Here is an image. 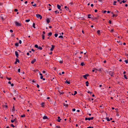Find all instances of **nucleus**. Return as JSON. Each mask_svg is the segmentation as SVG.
<instances>
[{"label": "nucleus", "instance_id": "nucleus-1", "mask_svg": "<svg viewBox=\"0 0 128 128\" xmlns=\"http://www.w3.org/2000/svg\"><path fill=\"white\" fill-rule=\"evenodd\" d=\"M94 118L93 117H92L91 118H85V120H92Z\"/></svg>", "mask_w": 128, "mask_h": 128}, {"label": "nucleus", "instance_id": "nucleus-2", "mask_svg": "<svg viewBox=\"0 0 128 128\" xmlns=\"http://www.w3.org/2000/svg\"><path fill=\"white\" fill-rule=\"evenodd\" d=\"M36 16L37 18H40V19H41L42 18V16L40 14H36Z\"/></svg>", "mask_w": 128, "mask_h": 128}, {"label": "nucleus", "instance_id": "nucleus-3", "mask_svg": "<svg viewBox=\"0 0 128 128\" xmlns=\"http://www.w3.org/2000/svg\"><path fill=\"white\" fill-rule=\"evenodd\" d=\"M15 24L17 26H21V24L17 22H15Z\"/></svg>", "mask_w": 128, "mask_h": 128}, {"label": "nucleus", "instance_id": "nucleus-4", "mask_svg": "<svg viewBox=\"0 0 128 128\" xmlns=\"http://www.w3.org/2000/svg\"><path fill=\"white\" fill-rule=\"evenodd\" d=\"M17 62L19 63L20 62V61L18 58H16V61L14 63L15 64H17Z\"/></svg>", "mask_w": 128, "mask_h": 128}, {"label": "nucleus", "instance_id": "nucleus-5", "mask_svg": "<svg viewBox=\"0 0 128 128\" xmlns=\"http://www.w3.org/2000/svg\"><path fill=\"white\" fill-rule=\"evenodd\" d=\"M89 76V75L88 74H86L84 75L83 76V77L84 78H85L86 79L87 78L86 77L87 76Z\"/></svg>", "mask_w": 128, "mask_h": 128}, {"label": "nucleus", "instance_id": "nucleus-6", "mask_svg": "<svg viewBox=\"0 0 128 128\" xmlns=\"http://www.w3.org/2000/svg\"><path fill=\"white\" fill-rule=\"evenodd\" d=\"M15 54L16 57L18 58V52L16 51L15 52Z\"/></svg>", "mask_w": 128, "mask_h": 128}, {"label": "nucleus", "instance_id": "nucleus-7", "mask_svg": "<svg viewBox=\"0 0 128 128\" xmlns=\"http://www.w3.org/2000/svg\"><path fill=\"white\" fill-rule=\"evenodd\" d=\"M36 60L35 59H34L32 61L31 63L32 64H33L36 61Z\"/></svg>", "mask_w": 128, "mask_h": 128}, {"label": "nucleus", "instance_id": "nucleus-8", "mask_svg": "<svg viewBox=\"0 0 128 128\" xmlns=\"http://www.w3.org/2000/svg\"><path fill=\"white\" fill-rule=\"evenodd\" d=\"M52 48L50 49V50L51 51H52V50H53V49L54 48V46L53 45H52Z\"/></svg>", "mask_w": 128, "mask_h": 128}, {"label": "nucleus", "instance_id": "nucleus-9", "mask_svg": "<svg viewBox=\"0 0 128 128\" xmlns=\"http://www.w3.org/2000/svg\"><path fill=\"white\" fill-rule=\"evenodd\" d=\"M43 119H48V118L47 116H44L43 117Z\"/></svg>", "mask_w": 128, "mask_h": 128}, {"label": "nucleus", "instance_id": "nucleus-10", "mask_svg": "<svg viewBox=\"0 0 128 128\" xmlns=\"http://www.w3.org/2000/svg\"><path fill=\"white\" fill-rule=\"evenodd\" d=\"M57 7L59 9H60V6L59 5H58V4L57 5Z\"/></svg>", "mask_w": 128, "mask_h": 128}, {"label": "nucleus", "instance_id": "nucleus-11", "mask_svg": "<svg viewBox=\"0 0 128 128\" xmlns=\"http://www.w3.org/2000/svg\"><path fill=\"white\" fill-rule=\"evenodd\" d=\"M67 83V84H70V82L69 81H68L67 80H66V81L65 82V83Z\"/></svg>", "mask_w": 128, "mask_h": 128}, {"label": "nucleus", "instance_id": "nucleus-12", "mask_svg": "<svg viewBox=\"0 0 128 128\" xmlns=\"http://www.w3.org/2000/svg\"><path fill=\"white\" fill-rule=\"evenodd\" d=\"M44 102H42L41 104V105L42 106V107H44Z\"/></svg>", "mask_w": 128, "mask_h": 128}, {"label": "nucleus", "instance_id": "nucleus-13", "mask_svg": "<svg viewBox=\"0 0 128 128\" xmlns=\"http://www.w3.org/2000/svg\"><path fill=\"white\" fill-rule=\"evenodd\" d=\"M50 22V20L48 18L47 20V22L48 23H49Z\"/></svg>", "mask_w": 128, "mask_h": 128}, {"label": "nucleus", "instance_id": "nucleus-14", "mask_svg": "<svg viewBox=\"0 0 128 128\" xmlns=\"http://www.w3.org/2000/svg\"><path fill=\"white\" fill-rule=\"evenodd\" d=\"M33 26L34 28H36L35 27V24L34 23H33Z\"/></svg>", "mask_w": 128, "mask_h": 128}, {"label": "nucleus", "instance_id": "nucleus-15", "mask_svg": "<svg viewBox=\"0 0 128 128\" xmlns=\"http://www.w3.org/2000/svg\"><path fill=\"white\" fill-rule=\"evenodd\" d=\"M42 38L43 40H44V34H42Z\"/></svg>", "mask_w": 128, "mask_h": 128}, {"label": "nucleus", "instance_id": "nucleus-16", "mask_svg": "<svg viewBox=\"0 0 128 128\" xmlns=\"http://www.w3.org/2000/svg\"><path fill=\"white\" fill-rule=\"evenodd\" d=\"M86 86H88V81H87L86 82Z\"/></svg>", "mask_w": 128, "mask_h": 128}, {"label": "nucleus", "instance_id": "nucleus-17", "mask_svg": "<svg viewBox=\"0 0 128 128\" xmlns=\"http://www.w3.org/2000/svg\"><path fill=\"white\" fill-rule=\"evenodd\" d=\"M15 45L16 46H18V43H16L15 44Z\"/></svg>", "mask_w": 128, "mask_h": 128}, {"label": "nucleus", "instance_id": "nucleus-18", "mask_svg": "<svg viewBox=\"0 0 128 128\" xmlns=\"http://www.w3.org/2000/svg\"><path fill=\"white\" fill-rule=\"evenodd\" d=\"M38 48L39 49H40V50H42V48L41 46H39L38 47Z\"/></svg>", "mask_w": 128, "mask_h": 128}, {"label": "nucleus", "instance_id": "nucleus-19", "mask_svg": "<svg viewBox=\"0 0 128 128\" xmlns=\"http://www.w3.org/2000/svg\"><path fill=\"white\" fill-rule=\"evenodd\" d=\"M97 33L99 34H100V31L99 30H98L97 31Z\"/></svg>", "mask_w": 128, "mask_h": 128}, {"label": "nucleus", "instance_id": "nucleus-20", "mask_svg": "<svg viewBox=\"0 0 128 128\" xmlns=\"http://www.w3.org/2000/svg\"><path fill=\"white\" fill-rule=\"evenodd\" d=\"M35 47L36 48H38V45H37V44H36L35 45Z\"/></svg>", "mask_w": 128, "mask_h": 128}, {"label": "nucleus", "instance_id": "nucleus-21", "mask_svg": "<svg viewBox=\"0 0 128 128\" xmlns=\"http://www.w3.org/2000/svg\"><path fill=\"white\" fill-rule=\"evenodd\" d=\"M77 93V92L76 91H74V95H75Z\"/></svg>", "mask_w": 128, "mask_h": 128}, {"label": "nucleus", "instance_id": "nucleus-22", "mask_svg": "<svg viewBox=\"0 0 128 128\" xmlns=\"http://www.w3.org/2000/svg\"><path fill=\"white\" fill-rule=\"evenodd\" d=\"M106 119L108 121H110V120L108 118H106Z\"/></svg>", "mask_w": 128, "mask_h": 128}, {"label": "nucleus", "instance_id": "nucleus-23", "mask_svg": "<svg viewBox=\"0 0 128 128\" xmlns=\"http://www.w3.org/2000/svg\"><path fill=\"white\" fill-rule=\"evenodd\" d=\"M30 21V20H29H29H26V22H28L29 21Z\"/></svg>", "mask_w": 128, "mask_h": 128}, {"label": "nucleus", "instance_id": "nucleus-24", "mask_svg": "<svg viewBox=\"0 0 128 128\" xmlns=\"http://www.w3.org/2000/svg\"><path fill=\"white\" fill-rule=\"evenodd\" d=\"M84 64L83 62H82L81 64V65L82 66H83V65Z\"/></svg>", "mask_w": 128, "mask_h": 128}, {"label": "nucleus", "instance_id": "nucleus-25", "mask_svg": "<svg viewBox=\"0 0 128 128\" xmlns=\"http://www.w3.org/2000/svg\"><path fill=\"white\" fill-rule=\"evenodd\" d=\"M125 61L126 64L128 63V60H125Z\"/></svg>", "mask_w": 128, "mask_h": 128}, {"label": "nucleus", "instance_id": "nucleus-26", "mask_svg": "<svg viewBox=\"0 0 128 128\" xmlns=\"http://www.w3.org/2000/svg\"><path fill=\"white\" fill-rule=\"evenodd\" d=\"M48 35H50V36H51L52 35V33L51 32H50L48 34Z\"/></svg>", "mask_w": 128, "mask_h": 128}, {"label": "nucleus", "instance_id": "nucleus-27", "mask_svg": "<svg viewBox=\"0 0 128 128\" xmlns=\"http://www.w3.org/2000/svg\"><path fill=\"white\" fill-rule=\"evenodd\" d=\"M21 116L22 118L24 117L25 116V115L24 114H23V115H21Z\"/></svg>", "mask_w": 128, "mask_h": 128}, {"label": "nucleus", "instance_id": "nucleus-28", "mask_svg": "<svg viewBox=\"0 0 128 128\" xmlns=\"http://www.w3.org/2000/svg\"><path fill=\"white\" fill-rule=\"evenodd\" d=\"M91 15L90 14H89L88 15V18H90V16Z\"/></svg>", "mask_w": 128, "mask_h": 128}, {"label": "nucleus", "instance_id": "nucleus-29", "mask_svg": "<svg viewBox=\"0 0 128 128\" xmlns=\"http://www.w3.org/2000/svg\"><path fill=\"white\" fill-rule=\"evenodd\" d=\"M124 78H125L126 79H127V78L126 77V75H124Z\"/></svg>", "mask_w": 128, "mask_h": 128}, {"label": "nucleus", "instance_id": "nucleus-30", "mask_svg": "<svg viewBox=\"0 0 128 128\" xmlns=\"http://www.w3.org/2000/svg\"><path fill=\"white\" fill-rule=\"evenodd\" d=\"M116 1H114V5H116Z\"/></svg>", "mask_w": 128, "mask_h": 128}, {"label": "nucleus", "instance_id": "nucleus-31", "mask_svg": "<svg viewBox=\"0 0 128 128\" xmlns=\"http://www.w3.org/2000/svg\"><path fill=\"white\" fill-rule=\"evenodd\" d=\"M59 92L60 93V95H61V94H64V92Z\"/></svg>", "mask_w": 128, "mask_h": 128}, {"label": "nucleus", "instance_id": "nucleus-32", "mask_svg": "<svg viewBox=\"0 0 128 128\" xmlns=\"http://www.w3.org/2000/svg\"><path fill=\"white\" fill-rule=\"evenodd\" d=\"M11 126H12V127H13V128H14L15 127L12 124H11Z\"/></svg>", "mask_w": 128, "mask_h": 128}, {"label": "nucleus", "instance_id": "nucleus-33", "mask_svg": "<svg viewBox=\"0 0 128 128\" xmlns=\"http://www.w3.org/2000/svg\"><path fill=\"white\" fill-rule=\"evenodd\" d=\"M6 78L8 79V80H10L11 79V78H8V77H7Z\"/></svg>", "mask_w": 128, "mask_h": 128}, {"label": "nucleus", "instance_id": "nucleus-34", "mask_svg": "<svg viewBox=\"0 0 128 128\" xmlns=\"http://www.w3.org/2000/svg\"><path fill=\"white\" fill-rule=\"evenodd\" d=\"M14 106H13L12 109V111H14Z\"/></svg>", "mask_w": 128, "mask_h": 128}, {"label": "nucleus", "instance_id": "nucleus-35", "mask_svg": "<svg viewBox=\"0 0 128 128\" xmlns=\"http://www.w3.org/2000/svg\"><path fill=\"white\" fill-rule=\"evenodd\" d=\"M58 34H54V36H55L56 37L57 36H58Z\"/></svg>", "mask_w": 128, "mask_h": 128}, {"label": "nucleus", "instance_id": "nucleus-36", "mask_svg": "<svg viewBox=\"0 0 128 128\" xmlns=\"http://www.w3.org/2000/svg\"><path fill=\"white\" fill-rule=\"evenodd\" d=\"M14 10L16 12H17L18 11V10L17 9H15Z\"/></svg>", "mask_w": 128, "mask_h": 128}, {"label": "nucleus", "instance_id": "nucleus-37", "mask_svg": "<svg viewBox=\"0 0 128 128\" xmlns=\"http://www.w3.org/2000/svg\"><path fill=\"white\" fill-rule=\"evenodd\" d=\"M59 38H63V36H59Z\"/></svg>", "mask_w": 128, "mask_h": 128}, {"label": "nucleus", "instance_id": "nucleus-38", "mask_svg": "<svg viewBox=\"0 0 128 128\" xmlns=\"http://www.w3.org/2000/svg\"><path fill=\"white\" fill-rule=\"evenodd\" d=\"M3 106V107H4V106H5L6 108H8V106L7 105H6L5 106Z\"/></svg>", "mask_w": 128, "mask_h": 128}, {"label": "nucleus", "instance_id": "nucleus-39", "mask_svg": "<svg viewBox=\"0 0 128 128\" xmlns=\"http://www.w3.org/2000/svg\"><path fill=\"white\" fill-rule=\"evenodd\" d=\"M19 43L20 44H21V43H22V41H21L20 40H19Z\"/></svg>", "mask_w": 128, "mask_h": 128}, {"label": "nucleus", "instance_id": "nucleus-40", "mask_svg": "<svg viewBox=\"0 0 128 128\" xmlns=\"http://www.w3.org/2000/svg\"><path fill=\"white\" fill-rule=\"evenodd\" d=\"M10 31L11 32H13V31L12 30H10Z\"/></svg>", "mask_w": 128, "mask_h": 128}, {"label": "nucleus", "instance_id": "nucleus-41", "mask_svg": "<svg viewBox=\"0 0 128 128\" xmlns=\"http://www.w3.org/2000/svg\"><path fill=\"white\" fill-rule=\"evenodd\" d=\"M109 23L110 24H111V20H109Z\"/></svg>", "mask_w": 128, "mask_h": 128}, {"label": "nucleus", "instance_id": "nucleus-42", "mask_svg": "<svg viewBox=\"0 0 128 128\" xmlns=\"http://www.w3.org/2000/svg\"><path fill=\"white\" fill-rule=\"evenodd\" d=\"M20 68H19L18 70V72H20Z\"/></svg>", "mask_w": 128, "mask_h": 128}, {"label": "nucleus", "instance_id": "nucleus-43", "mask_svg": "<svg viewBox=\"0 0 128 128\" xmlns=\"http://www.w3.org/2000/svg\"><path fill=\"white\" fill-rule=\"evenodd\" d=\"M14 120H11V122H14Z\"/></svg>", "mask_w": 128, "mask_h": 128}, {"label": "nucleus", "instance_id": "nucleus-44", "mask_svg": "<svg viewBox=\"0 0 128 128\" xmlns=\"http://www.w3.org/2000/svg\"><path fill=\"white\" fill-rule=\"evenodd\" d=\"M60 63H62L63 62V61H60Z\"/></svg>", "mask_w": 128, "mask_h": 128}, {"label": "nucleus", "instance_id": "nucleus-45", "mask_svg": "<svg viewBox=\"0 0 128 128\" xmlns=\"http://www.w3.org/2000/svg\"><path fill=\"white\" fill-rule=\"evenodd\" d=\"M37 87L38 88L39 87V86L38 84H37Z\"/></svg>", "mask_w": 128, "mask_h": 128}, {"label": "nucleus", "instance_id": "nucleus-46", "mask_svg": "<svg viewBox=\"0 0 128 128\" xmlns=\"http://www.w3.org/2000/svg\"><path fill=\"white\" fill-rule=\"evenodd\" d=\"M75 110H76V109H75V108H74L73 109H72V110L73 111H75Z\"/></svg>", "mask_w": 128, "mask_h": 128}, {"label": "nucleus", "instance_id": "nucleus-47", "mask_svg": "<svg viewBox=\"0 0 128 128\" xmlns=\"http://www.w3.org/2000/svg\"><path fill=\"white\" fill-rule=\"evenodd\" d=\"M87 128H93V127H88Z\"/></svg>", "mask_w": 128, "mask_h": 128}, {"label": "nucleus", "instance_id": "nucleus-48", "mask_svg": "<svg viewBox=\"0 0 128 128\" xmlns=\"http://www.w3.org/2000/svg\"><path fill=\"white\" fill-rule=\"evenodd\" d=\"M43 78V76H41V77H40V78L41 79H42Z\"/></svg>", "mask_w": 128, "mask_h": 128}, {"label": "nucleus", "instance_id": "nucleus-49", "mask_svg": "<svg viewBox=\"0 0 128 128\" xmlns=\"http://www.w3.org/2000/svg\"><path fill=\"white\" fill-rule=\"evenodd\" d=\"M126 2V1H124V0H123L122 1V2H123V3H124L125 2Z\"/></svg>", "mask_w": 128, "mask_h": 128}, {"label": "nucleus", "instance_id": "nucleus-50", "mask_svg": "<svg viewBox=\"0 0 128 128\" xmlns=\"http://www.w3.org/2000/svg\"><path fill=\"white\" fill-rule=\"evenodd\" d=\"M11 84V86H14V84Z\"/></svg>", "mask_w": 128, "mask_h": 128}, {"label": "nucleus", "instance_id": "nucleus-51", "mask_svg": "<svg viewBox=\"0 0 128 128\" xmlns=\"http://www.w3.org/2000/svg\"><path fill=\"white\" fill-rule=\"evenodd\" d=\"M8 83L10 84H11V82L10 81L8 82Z\"/></svg>", "mask_w": 128, "mask_h": 128}, {"label": "nucleus", "instance_id": "nucleus-52", "mask_svg": "<svg viewBox=\"0 0 128 128\" xmlns=\"http://www.w3.org/2000/svg\"><path fill=\"white\" fill-rule=\"evenodd\" d=\"M94 11L95 12H97V10H94Z\"/></svg>", "mask_w": 128, "mask_h": 128}, {"label": "nucleus", "instance_id": "nucleus-53", "mask_svg": "<svg viewBox=\"0 0 128 128\" xmlns=\"http://www.w3.org/2000/svg\"><path fill=\"white\" fill-rule=\"evenodd\" d=\"M27 55L28 56L29 55V53L28 52L27 53Z\"/></svg>", "mask_w": 128, "mask_h": 128}, {"label": "nucleus", "instance_id": "nucleus-54", "mask_svg": "<svg viewBox=\"0 0 128 128\" xmlns=\"http://www.w3.org/2000/svg\"><path fill=\"white\" fill-rule=\"evenodd\" d=\"M32 50L33 52H34V50L33 49H32Z\"/></svg>", "mask_w": 128, "mask_h": 128}, {"label": "nucleus", "instance_id": "nucleus-55", "mask_svg": "<svg viewBox=\"0 0 128 128\" xmlns=\"http://www.w3.org/2000/svg\"><path fill=\"white\" fill-rule=\"evenodd\" d=\"M113 72H112V74H111V76H112L113 75Z\"/></svg>", "mask_w": 128, "mask_h": 128}, {"label": "nucleus", "instance_id": "nucleus-56", "mask_svg": "<svg viewBox=\"0 0 128 128\" xmlns=\"http://www.w3.org/2000/svg\"><path fill=\"white\" fill-rule=\"evenodd\" d=\"M2 20H4V18L3 17H2Z\"/></svg>", "mask_w": 128, "mask_h": 128}, {"label": "nucleus", "instance_id": "nucleus-57", "mask_svg": "<svg viewBox=\"0 0 128 128\" xmlns=\"http://www.w3.org/2000/svg\"><path fill=\"white\" fill-rule=\"evenodd\" d=\"M45 72V71L43 70V73H44Z\"/></svg>", "mask_w": 128, "mask_h": 128}, {"label": "nucleus", "instance_id": "nucleus-58", "mask_svg": "<svg viewBox=\"0 0 128 128\" xmlns=\"http://www.w3.org/2000/svg\"><path fill=\"white\" fill-rule=\"evenodd\" d=\"M91 6H93V4H91Z\"/></svg>", "mask_w": 128, "mask_h": 128}, {"label": "nucleus", "instance_id": "nucleus-59", "mask_svg": "<svg viewBox=\"0 0 128 128\" xmlns=\"http://www.w3.org/2000/svg\"><path fill=\"white\" fill-rule=\"evenodd\" d=\"M60 120H61V119H60L59 120H58V121L59 122H60Z\"/></svg>", "mask_w": 128, "mask_h": 128}, {"label": "nucleus", "instance_id": "nucleus-60", "mask_svg": "<svg viewBox=\"0 0 128 128\" xmlns=\"http://www.w3.org/2000/svg\"><path fill=\"white\" fill-rule=\"evenodd\" d=\"M28 2L27 1H26L25 2V4H26Z\"/></svg>", "mask_w": 128, "mask_h": 128}, {"label": "nucleus", "instance_id": "nucleus-61", "mask_svg": "<svg viewBox=\"0 0 128 128\" xmlns=\"http://www.w3.org/2000/svg\"><path fill=\"white\" fill-rule=\"evenodd\" d=\"M43 34H45V32L44 31L43 32Z\"/></svg>", "mask_w": 128, "mask_h": 128}, {"label": "nucleus", "instance_id": "nucleus-62", "mask_svg": "<svg viewBox=\"0 0 128 128\" xmlns=\"http://www.w3.org/2000/svg\"><path fill=\"white\" fill-rule=\"evenodd\" d=\"M106 12V11L104 10V13H105Z\"/></svg>", "mask_w": 128, "mask_h": 128}, {"label": "nucleus", "instance_id": "nucleus-63", "mask_svg": "<svg viewBox=\"0 0 128 128\" xmlns=\"http://www.w3.org/2000/svg\"><path fill=\"white\" fill-rule=\"evenodd\" d=\"M106 60H104V63H106Z\"/></svg>", "mask_w": 128, "mask_h": 128}, {"label": "nucleus", "instance_id": "nucleus-64", "mask_svg": "<svg viewBox=\"0 0 128 128\" xmlns=\"http://www.w3.org/2000/svg\"><path fill=\"white\" fill-rule=\"evenodd\" d=\"M113 31H114L112 29V30H111V32H113Z\"/></svg>", "mask_w": 128, "mask_h": 128}]
</instances>
